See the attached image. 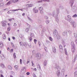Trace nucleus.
<instances>
[{
    "instance_id": "obj_13",
    "label": "nucleus",
    "mask_w": 77,
    "mask_h": 77,
    "mask_svg": "<svg viewBox=\"0 0 77 77\" xmlns=\"http://www.w3.org/2000/svg\"><path fill=\"white\" fill-rule=\"evenodd\" d=\"M0 48H3V42H0Z\"/></svg>"
},
{
    "instance_id": "obj_9",
    "label": "nucleus",
    "mask_w": 77,
    "mask_h": 77,
    "mask_svg": "<svg viewBox=\"0 0 77 77\" xmlns=\"http://www.w3.org/2000/svg\"><path fill=\"white\" fill-rule=\"evenodd\" d=\"M32 11L34 14H36L38 12V10L36 9V8H34Z\"/></svg>"
},
{
    "instance_id": "obj_47",
    "label": "nucleus",
    "mask_w": 77,
    "mask_h": 77,
    "mask_svg": "<svg viewBox=\"0 0 77 77\" xmlns=\"http://www.w3.org/2000/svg\"><path fill=\"white\" fill-rule=\"evenodd\" d=\"M38 44L39 45V46L40 47L41 46V42H38Z\"/></svg>"
},
{
    "instance_id": "obj_62",
    "label": "nucleus",
    "mask_w": 77,
    "mask_h": 77,
    "mask_svg": "<svg viewBox=\"0 0 77 77\" xmlns=\"http://www.w3.org/2000/svg\"><path fill=\"white\" fill-rule=\"evenodd\" d=\"M3 3H1L0 4V6H3Z\"/></svg>"
},
{
    "instance_id": "obj_27",
    "label": "nucleus",
    "mask_w": 77,
    "mask_h": 77,
    "mask_svg": "<svg viewBox=\"0 0 77 77\" xmlns=\"http://www.w3.org/2000/svg\"><path fill=\"white\" fill-rule=\"evenodd\" d=\"M1 57L2 59H4L5 58V57L4 55H2V56H1Z\"/></svg>"
},
{
    "instance_id": "obj_35",
    "label": "nucleus",
    "mask_w": 77,
    "mask_h": 77,
    "mask_svg": "<svg viewBox=\"0 0 77 77\" xmlns=\"http://www.w3.org/2000/svg\"><path fill=\"white\" fill-rule=\"evenodd\" d=\"M29 8H31V7L33 6V5L32 4H29Z\"/></svg>"
},
{
    "instance_id": "obj_33",
    "label": "nucleus",
    "mask_w": 77,
    "mask_h": 77,
    "mask_svg": "<svg viewBox=\"0 0 77 77\" xmlns=\"http://www.w3.org/2000/svg\"><path fill=\"white\" fill-rule=\"evenodd\" d=\"M75 77H77V72H75Z\"/></svg>"
},
{
    "instance_id": "obj_50",
    "label": "nucleus",
    "mask_w": 77,
    "mask_h": 77,
    "mask_svg": "<svg viewBox=\"0 0 77 77\" xmlns=\"http://www.w3.org/2000/svg\"><path fill=\"white\" fill-rule=\"evenodd\" d=\"M27 44L26 43H23V45L24 46H26Z\"/></svg>"
},
{
    "instance_id": "obj_59",
    "label": "nucleus",
    "mask_w": 77,
    "mask_h": 77,
    "mask_svg": "<svg viewBox=\"0 0 77 77\" xmlns=\"http://www.w3.org/2000/svg\"><path fill=\"white\" fill-rule=\"evenodd\" d=\"M60 9H63V6H61L60 7Z\"/></svg>"
},
{
    "instance_id": "obj_4",
    "label": "nucleus",
    "mask_w": 77,
    "mask_h": 77,
    "mask_svg": "<svg viewBox=\"0 0 77 77\" xmlns=\"http://www.w3.org/2000/svg\"><path fill=\"white\" fill-rule=\"evenodd\" d=\"M26 67H23L22 68V69L20 71V73L21 74H24L26 72Z\"/></svg>"
},
{
    "instance_id": "obj_26",
    "label": "nucleus",
    "mask_w": 77,
    "mask_h": 77,
    "mask_svg": "<svg viewBox=\"0 0 77 77\" xmlns=\"http://www.w3.org/2000/svg\"><path fill=\"white\" fill-rule=\"evenodd\" d=\"M38 9L41 11V10H44V8H43V7H41L39 8Z\"/></svg>"
},
{
    "instance_id": "obj_11",
    "label": "nucleus",
    "mask_w": 77,
    "mask_h": 77,
    "mask_svg": "<svg viewBox=\"0 0 77 77\" xmlns=\"http://www.w3.org/2000/svg\"><path fill=\"white\" fill-rule=\"evenodd\" d=\"M75 0H70V4L71 5V6H72V5L74 4V2Z\"/></svg>"
},
{
    "instance_id": "obj_63",
    "label": "nucleus",
    "mask_w": 77,
    "mask_h": 77,
    "mask_svg": "<svg viewBox=\"0 0 77 77\" xmlns=\"http://www.w3.org/2000/svg\"><path fill=\"white\" fill-rule=\"evenodd\" d=\"M7 30H8V31H10V30H11V28H9V27L8 28Z\"/></svg>"
},
{
    "instance_id": "obj_12",
    "label": "nucleus",
    "mask_w": 77,
    "mask_h": 77,
    "mask_svg": "<svg viewBox=\"0 0 77 77\" xmlns=\"http://www.w3.org/2000/svg\"><path fill=\"white\" fill-rule=\"evenodd\" d=\"M47 61L46 60H45L43 63L44 66H47Z\"/></svg>"
},
{
    "instance_id": "obj_42",
    "label": "nucleus",
    "mask_w": 77,
    "mask_h": 77,
    "mask_svg": "<svg viewBox=\"0 0 77 77\" xmlns=\"http://www.w3.org/2000/svg\"><path fill=\"white\" fill-rule=\"evenodd\" d=\"M60 38V35H58L57 36V38L58 39H59Z\"/></svg>"
},
{
    "instance_id": "obj_34",
    "label": "nucleus",
    "mask_w": 77,
    "mask_h": 77,
    "mask_svg": "<svg viewBox=\"0 0 77 77\" xmlns=\"http://www.w3.org/2000/svg\"><path fill=\"white\" fill-rule=\"evenodd\" d=\"M59 47L60 49H62L63 48L62 47V45H59Z\"/></svg>"
},
{
    "instance_id": "obj_10",
    "label": "nucleus",
    "mask_w": 77,
    "mask_h": 77,
    "mask_svg": "<svg viewBox=\"0 0 77 77\" xmlns=\"http://www.w3.org/2000/svg\"><path fill=\"white\" fill-rule=\"evenodd\" d=\"M73 35H74V37L75 38H76L75 42L76 44H77V34L75 33H74Z\"/></svg>"
},
{
    "instance_id": "obj_48",
    "label": "nucleus",
    "mask_w": 77,
    "mask_h": 77,
    "mask_svg": "<svg viewBox=\"0 0 77 77\" xmlns=\"http://www.w3.org/2000/svg\"><path fill=\"white\" fill-rule=\"evenodd\" d=\"M28 45L29 46V47H30V48H31V43H29L28 44Z\"/></svg>"
},
{
    "instance_id": "obj_19",
    "label": "nucleus",
    "mask_w": 77,
    "mask_h": 77,
    "mask_svg": "<svg viewBox=\"0 0 77 77\" xmlns=\"http://www.w3.org/2000/svg\"><path fill=\"white\" fill-rule=\"evenodd\" d=\"M37 69L38 70H41V66L39 65H38L37 66Z\"/></svg>"
},
{
    "instance_id": "obj_6",
    "label": "nucleus",
    "mask_w": 77,
    "mask_h": 77,
    "mask_svg": "<svg viewBox=\"0 0 77 77\" xmlns=\"http://www.w3.org/2000/svg\"><path fill=\"white\" fill-rule=\"evenodd\" d=\"M55 68H56L57 69L58 71H60V69H61V68H60V67L59 66H58L57 65L55 64Z\"/></svg>"
},
{
    "instance_id": "obj_36",
    "label": "nucleus",
    "mask_w": 77,
    "mask_h": 77,
    "mask_svg": "<svg viewBox=\"0 0 77 77\" xmlns=\"http://www.w3.org/2000/svg\"><path fill=\"white\" fill-rule=\"evenodd\" d=\"M77 59V57H76V56L74 58V60H73V62H75V60H76Z\"/></svg>"
},
{
    "instance_id": "obj_53",
    "label": "nucleus",
    "mask_w": 77,
    "mask_h": 77,
    "mask_svg": "<svg viewBox=\"0 0 77 77\" xmlns=\"http://www.w3.org/2000/svg\"><path fill=\"white\" fill-rule=\"evenodd\" d=\"M45 1L48 2H50L49 0H43V2H45Z\"/></svg>"
},
{
    "instance_id": "obj_64",
    "label": "nucleus",
    "mask_w": 77,
    "mask_h": 77,
    "mask_svg": "<svg viewBox=\"0 0 77 77\" xmlns=\"http://www.w3.org/2000/svg\"><path fill=\"white\" fill-rule=\"evenodd\" d=\"M1 77H4V76L3 75L1 74L0 75Z\"/></svg>"
},
{
    "instance_id": "obj_2",
    "label": "nucleus",
    "mask_w": 77,
    "mask_h": 77,
    "mask_svg": "<svg viewBox=\"0 0 77 77\" xmlns=\"http://www.w3.org/2000/svg\"><path fill=\"white\" fill-rule=\"evenodd\" d=\"M59 10H60V9L59 8H57L56 9V12H55V11H53V13L52 15L50 14V16H51V15H52L53 17H54L55 16V20L56 21H57V23H59V17H58V15H59ZM57 14V15H56Z\"/></svg>"
},
{
    "instance_id": "obj_18",
    "label": "nucleus",
    "mask_w": 77,
    "mask_h": 77,
    "mask_svg": "<svg viewBox=\"0 0 77 77\" xmlns=\"http://www.w3.org/2000/svg\"><path fill=\"white\" fill-rule=\"evenodd\" d=\"M12 3V2L11 1H9V2H8L6 4V6L8 5H11V3Z\"/></svg>"
},
{
    "instance_id": "obj_37",
    "label": "nucleus",
    "mask_w": 77,
    "mask_h": 77,
    "mask_svg": "<svg viewBox=\"0 0 77 77\" xmlns=\"http://www.w3.org/2000/svg\"><path fill=\"white\" fill-rule=\"evenodd\" d=\"M60 51L61 53H63V48L60 49Z\"/></svg>"
},
{
    "instance_id": "obj_16",
    "label": "nucleus",
    "mask_w": 77,
    "mask_h": 77,
    "mask_svg": "<svg viewBox=\"0 0 77 77\" xmlns=\"http://www.w3.org/2000/svg\"><path fill=\"white\" fill-rule=\"evenodd\" d=\"M19 10H20L21 11H23V10L22 9H15V10H12V11H19Z\"/></svg>"
},
{
    "instance_id": "obj_41",
    "label": "nucleus",
    "mask_w": 77,
    "mask_h": 77,
    "mask_svg": "<svg viewBox=\"0 0 77 77\" xmlns=\"http://www.w3.org/2000/svg\"><path fill=\"white\" fill-rule=\"evenodd\" d=\"M44 2V0H41L40 1H38V2L41 3V2Z\"/></svg>"
},
{
    "instance_id": "obj_49",
    "label": "nucleus",
    "mask_w": 77,
    "mask_h": 77,
    "mask_svg": "<svg viewBox=\"0 0 77 77\" xmlns=\"http://www.w3.org/2000/svg\"><path fill=\"white\" fill-rule=\"evenodd\" d=\"M22 34H20L19 35V37H20V38H22Z\"/></svg>"
},
{
    "instance_id": "obj_45",
    "label": "nucleus",
    "mask_w": 77,
    "mask_h": 77,
    "mask_svg": "<svg viewBox=\"0 0 77 77\" xmlns=\"http://www.w3.org/2000/svg\"><path fill=\"white\" fill-rule=\"evenodd\" d=\"M17 26V23H14V24L13 25V26L16 27V26Z\"/></svg>"
},
{
    "instance_id": "obj_40",
    "label": "nucleus",
    "mask_w": 77,
    "mask_h": 77,
    "mask_svg": "<svg viewBox=\"0 0 77 77\" xmlns=\"http://www.w3.org/2000/svg\"><path fill=\"white\" fill-rule=\"evenodd\" d=\"M34 41L35 44H36V42H37V40H36V39H34Z\"/></svg>"
},
{
    "instance_id": "obj_55",
    "label": "nucleus",
    "mask_w": 77,
    "mask_h": 77,
    "mask_svg": "<svg viewBox=\"0 0 77 77\" xmlns=\"http://www.w3.org/2000/svg\"><path fill=\"white\" fill-rule=\"evenodd\" d=\"M68 32L69 34H71V33H72V31H69Z\"/></svg>"
},
{
    "instance_id": "obj_17",
    "label": "nucleus",
    "mask_w": 77,
    "mask_h": 77,
    "mask_svg": "<svg viewBox=\"0 0 77 77\" xmlns=\"http://www.w3.org/2000/svg\"><path fill=\"white\" fill-rule=\"evenodd\" d=\"M56 74L58 76H59L60 75V71L57 70V71Z\"/></svg>"
},
{
    "instance_id": "obj_61",
    "label": "nucleus",
    "mask_w": 77,
    "mask_h": 77,
    "mask_svg": "<svg viewBox=\"0 0 77 77\" xmlns=\"http://www.w3.org/2000/svg\"><path fill=\"white\" fill-rule=\"evenodd\" d=\"M13 50H14L13 49H11L10 51V52H11V53H12V52L13 51Z\"/></svg>"
},
{
    "instance_id": "obj_44",
    "label": "nucleus",
    "mask_w": 77,
    "mask_h": 77,
    "mask_svg": "<svg viewBox=\"0 0 77 77\" xmlns=\"http://www.w3.org/2000/svg\"><path fill=\"white\" fill-rule=\"evenodd\" d=\"M49 39V40H50V41H53V38H51V37H50Z\"/></svg>"
},
{
    "instance_id": "obj_39",
    "label": "nucleus",
    "mask_w": 77,
    "mask_h": 77,
    "mask_svg": "<svg viewBox=\"0 0 77 77\" xmlns=\"http://www.w3.org/2000/svg\"><path fill=\"white\" fill-rule=\"evenodd\" d=\"M34 36V34L33 33H31L30 34V36L31 37H33V36Z\"/></svg>"
},
{
    "instance_id": "obj_51",
    "label": "nucleus",
    "mask_w": 77,
    "mask_h": 77,
    "mask_svg": "<svg viewBox=\"0 0 77 77\" xmlns=\"http://www.w3.org/2000/svg\"><path fill=\"white\" fill-rule=\"evenodd\" d=\"M11 45H12V46L13 47H14V44H13V43H12V42H11Z\"/></svg>"
},
{
    "instance_id": "obj_54",
    "label": "nucleus",
    "mask_w": 77,
    "mask_h": 77,
    "mask_svg": "<svg viewBox=\"0 0 77 77\" xmlns=\"http://www.w3.org/2000/svg\"><path fill=\"white\" fill-rule=\"evenodd\" d=\"M26 7L27 8H30V7L29 6V4H27L26 5Z\"/></svg>"
},
{
    "instance_id": "obj_30",
    "label": "nucleus",
    "mask_w": 77,
    "mask_h": 77,
    "mask_svg": "<svg viewBox=\"0 0 77 77\" xmlns=\"http://www.w3.org/2000/svg\"><path fill=\"white\" fill-rule=\"evenodd\" d=\"M0 66H1V67H2V68L5 67V65H4L3 64H1Z\"/></svg>"
},
{
    "instance_id": "obj_7",
    "label": "nucleus",
    "mask_w": 77,
    "mask_h": 77,
    "mask_svg": "<svg viewBox=\"0 0 77 77\" xmlns=\"http://www.w3.org/2000/svg\"><path fill=\"white\" fill-rule=\"evenodd\" d=\"M58 34L57 33V31L56 30H55L54 31V36H56Z\"/></svg>"
},
{
    "instance_id": "obj_56",
    "label": "nucleus",
    "mask_w": 77,
    "mask_h": 77,
    "mask_svg": "<svg viewBox=\"0 0 77 77\" xmlns=\"http://www.w3.org/2000/svg\"><path fill=\"white\" fill-rule=\"evenodd\" d=\"M46 24H48L49 23V21L48 20H46Z\"/></svg>"
},
{
    "instance_id": "obj_25",
    "label": "nucleus",
    "mask_w": 77,
    "mask_h": 77,
    "mask_svg": "<svg viewBox=\"0 0 77 77\" xmlns=\"http://www.w3.org/2000/svg\"><path fill=\"white\" fill-rule=\"evenodd\" d=\"M8 68L9 69H10V70H12V67H11V66H8Z\"/></svg>"
},
{
    "instance_id": "obj_60",
    "label": "nucleus",
    "mask_w": 77,
    "mask_h": 77,
    "mask_svg": "<svg viewBox=\"0 0 77 77\" xmlns=\"http://www.w3.org/2000/svg\"><path fill=\"white\" fill-rule=\"evenodd\" d=\"M18 67V66H17V65H16V66H14V68H17Z\"/></svg>"
},
{
    "instance_id": "obj_5",
    "label": "nucleus",
    "mask_w": 77,
    "mask_h": 77,
    "mask_svg": "<svg viewBox=\"0 0 77 77\" xmlns=\"http://www.w3.org/2000/svg\"><path fill=\"white\" fill-rule=\"evenodd\" d=\"M6 21L5 20L2 21V23L3 27H6V26H7V25L6 24Z\"/></svg>"
},
{
    "instance_id": "obj_57",
    "label": "nucleus",
    "mask_w": 77,
    "mask_h": 77,
    "mask_svg": "<svg viewBox=\"0 0 77 77\" xmlns=\"http://www.w3.org/2000/svg\"><path fill=\"white\" fill-rule=\"evenodd\" d=\"M20 64H22V60L21 59L20 60Z\"/></svg>"
},
{
    "instance_id": "obj_24",
    "label": "nucleus",
    "mask_w": 77,
    "mask_h": 77,
    "mask_svg": "<svg viewBox=\"0 0 77 77\" xmlns=\"http://www.w3.org/2000/svg\"><path fill=\"white\" fill-rule=\"evenodd\" d=\"M28 20H29V21H30L31 23H32V22H33V20H32V19L30 18L29 17H28Z\"/></svg>"
},
{
    "instance_id": "obj_21",
    "label": "nucleus",
    "mask_w": 77,
    "mask_h": 77,
    "mask_svg": "<svg viewBox=\"0 0 77 77\" xmlns=\"http://www.w3.org/2000/svg\"><path fill=\"white\" fill-rule=\"evenodd\" d=\"M64 50L65 54L66 55H67V54H68V53H67V51L66 50V49L65 48L64 49Z\"/></svg>"
},
{
    "instance_id": "obj_23",
    "label": "nucleus",
    "mask_w": 77,
    "mask_h": 77,
    "mask_svg": "<svg viewBox=\"0 0 77 77\" xmlns=\"http://www.w3.org/2000/svg\"><path fill=\"white\" fill-rule=\"evenodd\" d=\"M28 40L30 42L32 41V37H28Z\"/></svg>"
},
{
    "instance_id": "obj_1",
    "label": "nucleus",
    "mask_w": 77,
    "mask_h": 77,
    "mask_svg": "<svg viewBox=\"0 0 77 77\" xmlns=\"http://www.w3.org/2000/svg\"><path fill=\"white\" fill-rule=\"evenodd\" d=\"M65 19L68 21H69L71 25H72L73 27L75 28V27H76V24L75 23V22H74V21H72L71 17L70 15H68L67 16V17H65Z\"/></svg>"
},
{
    "instance_id": "obj_31",
    "label": "nucleus",
    "mask_w": 77,
    "mask_h": 77,
    "mask_svg": "<svg viewBox=\"0 0 77 77\" xmlns=\"http://www.w3.org/2000/svg\"><path fill=\"white\" fill-rule=\"evenodd\" d=\"M77 17V15L76 14H74L72 16V17L73 18H76V17Z\"/></svg>"
},
{
    "instance_id": "obj_29",
    "label": "nucleus",
    "mask_w": 77,
    "mask_h": 77,
    "mask_svg": "<svg viewBox=\"0 0 77 77\" xmlns=\"http://www.w3.org/2000/svg\"><path fill=\"white\" fill-rule=\"evenodd\" d=\"M18 0H12V3H15V2H18Z\"/></svg>"
},
{
    "instance_id": "obj_3",
    "label": "nucleus",
    "mask_w": 77,
    "mask_h": 77,
    "mask_svg": "<svg viewBox=\"0 0 77 77\" xmlns=\"http://www.w3.org/2000/svg\"><path fill=\"white\" fill-rule=\"evenodd\" d=\"M71 45L72 51V53H74L75 51V45L74 42H71Z\"/></svg>"
},
{
    "instance_id": "obj_38",
    "label": "nucleus",
    "mask_w": 77,
    "mask_h": 77,
    "mask_svg": "<svg viewBox=\"0 0 77 77\" xmlns=\"http://www.w3.org/2000/svg\"><path fill=\"white\" fill-rule=\"evenodd\" d=\"M44 13V10H40V13L41 14H43Z\"/></svg>"
},
{
    "instance_id": "obj_14",
    "label": "nucleus",
    "mask_w": 77,
    "mask_h": 77,
    "mask_svg": "<svg viewBox=\"0 0 77 77\" xmlns=\"http://www.w3.org/2000/svg\"><path fill=\"white\" fill-rule=\"evenodd\" d=\"M67 35V31H65L63 33V36H66Z\"/></svg>"
},
{
    "instance_id": "obj_52",
    "label": "nucleus",
    "mask_w": 77,
    "mask_h": 77,
    "mask_svg": "<svg viewBox=\"0 0 77 77\" xmlns=\"http://www.w3.org/2000/svg\"><path fill=\"white\" fill-rule=\"evenodd\" d=\"M26 75H30V72H27L26 73Z\"/></svg>"
},
{
    "instance_id": "obj_15",
    "label": "nucleus",
    "mask_w": 77,
    "mask_h": 77,
    "mask_svg": "<svg viewBox=\"0 0 77 77\" xmlns=\"http://www.w3.org/2000/svg\"><path fill=\"white\" fill-rule=\"evenodd\" d=\"M76 7L75 6H74L73 7L72 10L73 11V12H75V11H76Z\"/></svg>"
},
{
    "instance_id": "obj_8",
    "label": "nucleus",
    "mask_w": 77,
    "mask_h": 77,
    "mask_svg": "<svg viewBox=\"0 0 77 77\" xmlns=\"http://www.w3.org/2000/svg\"><path fill=\"white\" fill-rule=\"evenodd\" d=\"M35 56L36 57H37L39 59L41 58V54L40 53L39 54H35Z\"/></svg>"
},
{
    "instance_id": "obj_58",
    "label": "nucleus",
    "mask_w": 77,
    "mask_h": 77,
    "mask_svg": "<svg viewBox=\"0 0 77 77\" xmlns=\"http://www.w3.org/2000/svg\"><path fill=\"white\" fill-rule=\"evenodd\" d=\"M45 30H46V29H45V28H44L43 29V32H44L45 31Z\"/></svg>"
},
{
    "instance_id": "obj_22",
    "label": "nucleus",
    "mask_w": 77,
    "mask_h": 77,
    "mask_svg": "<svg viewBox=\"0 0 77 77\" xmlns=\"http://www.w3.org/2000/svg\"><path fill=\"white\" fill-rule=\"evenodd\" d=\"M29 30H30V28H27L26 29L25 31L26 32H29Z\"/></svg>"
},
{
    "instance_id": "obj_46",
    "label": "nucleus",
    "mask_w": 77,
    "mask_h": 77,
    "mask_svg": "<svg viewBox=\"0 0 77 77\" xmlns=\"http://www.w3.org/2000/svg\"><path fill=\"white\" fill-rule=\"evenodd\" d=\"M20 46H23V43H22L21 42H20Z\"/></svg>"
},
{
    "instance_id": "obj_28",
    "label": "nucleus",
    "mask_w": 77,
    "mask_h": 77,
    "mask_svg": "<svg viewBox=\"0 0 77 77\" xmlns=\"http://www.w3.org/2000/svg\"><path fill=\"white\" fill-rule=\"evenodd\" d=\"M15 20V19L14 18H12V19H8V21H12V20Z\"/></svg>"
},
{
    "instance_id": "obj_32",
    "label": "nucleus",
    "mask_w": 77,
    "mask_h": 77,
    "mask_svg": "<svg viewBox=\"0 0 77 77\" xmlns=\"http://www.w3.org/2000/svg\"><path fill=\"white\" fill-rule=\"evenodd\" d=\"M12 10L9 11H8V12H7L8 14H11V13H12Z\"/></svg>"
},
{
    "instance_id": "obj_43",
    "label": "nucleus",
    "mask_w": 77,
    "mask_h": 77,
    "mask_svg": "<svg viewBox=\"0 0 77 77\" xmlns=\"http://www.w3.org/2000/svg\"><path fill=\"white\" fill-rule=\"evenodd\" d=\"M13 56L14 58H16V55H15V53H14L13 54Z\"/></svg>"
},
{
    "instance_id": "obj_20",
    "label": "nucleus",
    "mask_w": 77,
    "mask_h": 77,
    "mask_svg": "<svg viewBox=\"0 0 77 77\" xmlns=\"http://www.w3.org/2000/svg\"><path fill=\"white\" fill-rule=\"evenodd\" d=\"M52 50L54 53H56V48L54 47L53 48Z\"/></svg>"
}]
</instances>
